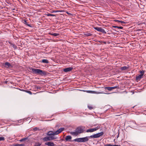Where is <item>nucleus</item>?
<instances>
[{
	"mask_svg": "<svg viewBox=\"0 0 146 146\" xmlns=\"http://www.w3.org/2000/svg\"><path fill=\"white\" fill-rule=\"evenodd\" d=\"M36 129H37V128H35V129H35V130H36Z\"/></svg>",
	"mask_w": 146,
	"mask_h": 146,
	"instance_id": "c9c22d12",
	"label": "nucleus"
},
{
	"mask_svg": "<svg viewBox=\"0 0 146 146\" xmlns=\"http://www.w3.org/2000/svg\"><path fill=\"white\" fill-rule=\"evenodd\" d=\"M106 146H121L120 145H112L111 144H107L106 145Z\"/></svg>",
	"mask_w": 146,
	"mask_h": 146,
	"instance_id": "412c9836",
	"label": "nucleus"
},
{
	"mask_svg": "<svg viewBox=\"0 0 146 146\" xmlns=\"http://www.w3.org/2000/svg\"><path fill=\"white\" fill-rule=\"evenodd\" d=\"M45 144L48 146H54V144L53 142H48L45 143Z\"/></svg>",
	"mask_w": 146,
	"mask_h": 146,
	"instance_id": "f8f14e48",
	"label": "nucleus"
},
{
	"mask_svg": "<svg viewBox=\"0 0 146 146\" xmlns=\"http://www.w3.org/2000/svg\"><path fill=\"white\" fill-rule=\"evenodd\" d=\"M46 15L48 16H52V17H54L55 16V15H53L51 14L48 13L47 14H46Z\"/></svg>",
	"mask_w": 146,
	"mask_h": 146,
	"instance_id": "5701e85b",
	"label": "nucleus"
},
{
	"mask_svg": "<svg viewBox=\"0 0 146 146\" xmlns=\"http://www.w3.org/2000/svg\"><path fill=\"white\" fill-rule=\"evenodd\" d=\"M103 134V132H101L94 134V135H91L90 136V137L91 138H97L102 135Z\"/></svg>",
	"mask_w": 146,
	"mask_h": 146,
	"instance_id": "20e7f679",
	"label": "nucleus"
},
{
	"mask_svg": "<svg viewBox=\"0 0 146 146\" xmlns=\"http://www.w3.org/2000/svg\"><path fill=\"white\" fill-rule=\"evenodd\" d=\"M5 140V138L3 137H0V141H4Z\"/></svg>",
	"mask_w": 146,
	"mask_h": 146,
	"instance_id": "c85d7f7f",
	"label": "nucleus"
},
{
	"mask_svg": "<svg viewBox=\"0 0 146 146\" xmlns=\"http://www.w3.org/2000/svg\"><path fill=\"white\" fill-rule=\"evenodd\" d=\"M42 61L43 63H48V61L47 59H43L42 60Z\"/></svg>",
	"mask_w": 146,
	"mask_h": 146,
	"instance_id": "4be33fe9",
	"label": "nucleus"
},
{
	"mask_svg": "<svg viewBox=\"0 0 146 146\" xmlns=\"http://www.w3.org/2000/svg\"><path fill=\"white\" fill-rule=\"evenodd\" d=\"M143 76L141 75H139L137 76L136 78V80H137V81L140 80V79L142 78Z\"/></svg>",
	"mask_w": 146,
	"mask_h": 146,
	"instance_id": "2eb2a0df",
	"label": "nucleus"
},
{
	"mask_svg": "<svg viewBox=\"0 0 146 146\" xmlns=\"http://www.w3.org/2000/svg\"><path fill=\"white\" fill-rule=\"evenodd\" d=\"M40 145H41V144H40L39 143H38L36 144V146H40Z\"/></svg>",
	"mask_w": 146,
	"mask_h": 146,
	"instance_id": "f704fd0d",
	"label": "nucleus"
},
{
	"mask_svg": "<svg viewBox=\"0 0 146 146\" xmlns=\"http://www.w3.org/2000/svg\"><path fill=\"white\" fill-rule=\"evenodd\" d=\"M35 88L37 89V90H38V89H40V88H41V87L39 86H36L35 87Z\"/></svg>",
	"mask_w": 146,
	"mask_h": 146,
	"instance_id": "cd10ccee",
	"label": "nucleus"
},
{
	"mask_svg": "<svg viewBox=\"0 0 146 146\" xmlns=\"http://www.w3.org/2000/svg\"><path fill=\"white\" fill-rule=\"evenodd\" d=\"M56 138L53 135L49 136L43 138L42 140L44 141H51Z\"/></svg>",
	"mask_w": 146,
	"mask_h": 146,
	"instance_id": "7ed1b4c3",
	"label": "nucleus"
},
{
	"mask_svg": "<svg viewBox=\"0 0 146 146\" xmlns=\"http://www.w3.org/2000/svg\"><path fill=\"white\" fill-rule=\"evenodd\" d=\"M129 68V66H124L120 68V70L122 71H125L128 70Z\"/></svg>",
	"mask_w": 146,
	"mask_h": 146,
	"instance_id": "ddd939ff",
	"label": "nucleus"
},
{
	"mask_svg": "<svg viewBox=\"0 0 146 146\" xmlns=\"http://www.w3.org/2000/svg\"><path fill=\"white\" fill-rule=\"evenodd\" d=\"M54 131H49L46 133V134L48 135H49L50 136L53 135L54 136L55 135H56V134H55Z\"/></svg>",
	"mask_w": 146,
	"mask_h": 146,
	"instance_id": "6e6552de",
	"label": "nucleus"
},
{
	"mask_svg": "<svg viewBox=\"0 0 146 146\" xmlns=\"http://www.w3.org/2000/svg\"><path fill=\"white\" fill-rule=\"evenodd\" d=\"M73 69V68L71 67H68L64 69L63 70L65 72H67L71 71Z\"/></svg>",
	"mask_w": 146,
	"mask_h": 146,
	"instance_id": "9d476101",
	"label": "nucleus"
},
{
	"mask_svg": "<svg viewBox=\"0 0 146 146\" xmlns=\"http://www.w3.org/2000/svg\"><path fill=\"white\" fill-rule=\"evenodd\" d=\"M90 137V136H87L84 137L82 138V142H86L88 141L89 138Z\"/></svg>",
	"mask_w": 146,
	"mask_h": 146,
	"instance_id": "1a4fd4ad",
	"label": "nucleus"
},
{
	"mask_svg": "<svg viewBox=\"0 0 146 146\" xmlns=\"http://www.w3.org/2000/svg\"><path fill=\"white\" fill-rule=\"evenodd\" d=\"M131 126L133 128H135L136 127L135 125H136L135 122H132L130 123Z\"/></svg>",
	"mask_w": 146,
	"mask_h": 146,
	"instance_id": "6ab92c4d",
	"label": "nucleus"
},
{
	"mask_svg": "<svg viewBox=\"0 0 146 146\" xmlns=\"http://www.w3.org/2000/svg\"><path fill=\"white\" fill-rule=\"evenodd\" d=\"M5 67L8 68L11 66V65L8 62H6L5 64Z\"/></svg>",
	"mask_w": 146,
	"mask_h": 146,
	"instance_id": "4468645a",
	"label": "nucleus"
},
{
	"mask_svg": "<svg viewBox=\"0 0 146 146\" xmlns=\"http://www.w3.org/2000/svg\"><path fill=\"white\" fill-rule=\"evenodd\" d=\"M49 34L50 35H52V36H58V35H59V34H58V33H49Z\"/></svg>",
	"mask_w": 146,
	"mask_h": 146,
	"instance_id": "a211bd4d",
	"label": "nucleus"
},
{
	"mask_svg": "<svg viewBox=\"0 0 146 146\" xmlns=\"http://www.w3.org/2000/svg\"><path fill=\"white\" fill-rule=\"evenodd\" d=\"M88 93H91L92 94H98V93H97L96 92L94 91L87 90L86 91Z\"/></svg>",
	"mask_w": 146,
	"mask_h": 146,
	"instance_id": "aec40b11",
	"label": "nucleus"
},
{
	"mask_svg": "<svg viewBox=\"0 0 146 146\" xmlns=\"http://www.w3.org/2000/svg\"><path fill=\"white\" fill-rule=\"evenodd\" d=\"M117 21H118L119 22L121 23H125V22L123 21H118V20H116Z\"/></svg>",
	"mask_w": 146,
	"mask_h": 146,
	"instance_id": "c756f323",
	"label": "nucleus"
},
{
	"mask_svg": "<svg viewBox=\"0 0 146 146\" xmlns=\"http://www.w3.org/2000/svg\"><path fill=\"white\" fill-rule=\"evenodd\" d=\"M74 141L75 142H82V138H80L75 139Z\"/></svg>",
	"mask_w": 146,
	"mask_h": 146,
	"instance_id": "dca6fc26",
	"label": "nucleus"
},
{
	"mask_svg": "<svg viewBox=\"0 0 146 146\" xmlns=\"http://www.w3.org/2000/svg\"><path fill=\"white\" fill-rule=\"evenodd\" d=\"M116 27V26H114V27H115V28H116V27Z\"/></svg>",
	"mask_w": 146,
	"mask_h": 146,
	"instance_id": "e433bc0d",
	"label": "nucleus"
},
{
	"mask_svg": "<svg viewBox=\"0 0 146 146\" xmlns=\"http://www.w3.org/2000/svg\"><path fill=\"white\" fill-rule=\"evenodd\" d=\"M72 139V137L70 135H68L66 137L65 139L67 141H70Z\"/></svg>",
	"mask_w": 146,
	"mask_h": 146,
	"instance_id": "f3484780",
	"label": "nucleus"
},
{
	"mask_svg": "<svg viewBox=\"0 0 146 146\" xmlns=\"http://www.w3.org/2000/svg\"><path fill=\"white\" fill-rule=\"evenodd\" d=\"M117 88V86L112 87H106L105 89H107L108 90L111 91V90L115 89Z\"/></svg>",
	"mask_w": 146,
	"mask_h": 146,
	"instance_id": "9b49d317",
	"label": "nucleus"
},
{
	"mask_svg": "<svg viewBox=\"0 0 146 146\" xmlns=\"http://www.w3.org/2000/svg\"><path fill=\"white\" fill-rule=\"evenodd\" d=\"M100 128V126H97L96 127L94 128L90 129H88L87 130L86 132H92L94 131H95Z\"/></svg>",
	"mask_w": 146,
	"mask_h": 146,
	"instance_id": "423d86ee",
	"label": "nucleus"
},
{
	"mask_svg": "<svg viewBox=\"0 0 146 146\" xmlns=\"http://www.w3.org/2000/svg\"><path fill=\"white\" fill-rule=\"evenodd\" d=\"M26 138H23V139H22L21 140H19V141H20V142H22L23 141H25V140H26Z\"/></svg>",
	"mask_w": 146,
	"mask_h": 146,
	"instance_id": "7c9ffc66",
	"label": "nucleus"
},
{
	"mask_svg": "<svg viewBox=\"0 0 146 146\" xmlns=\"http://www.w3.org/2000/svg\"><path fill=\"white\" fill-rule=\"evenodd\" d=\"M24 23L27 25L28 26L31 27V26L30 25L27 24V21L26 20H24Z\"/></svg>",
	"mask_w": 146,
	"mask_h": 146,
	"instance_id": "b1692460",
	"label": "nucleus"
},
{
	"mask_svg": "<svg viewBox=\"0 0 146 146\" xmlns=\"http://www.w3.org/2000/svg\"><path fill=\"white\" fill-rule=\"evenodd\" d=\"M64 129V128H60L59 129H58L57 131H55V134H56V135H57L61 133L62 131H63Z\"/></svg>",
	"mask_w": 146,
	"mask_h": 146,
	"instance_id": "0eeeda50",
	"label": "nucleus"
},
{
	"mask_svg": "<svg viewBox=\"0 0 146 146\" xmlns=\"http://www.w3.org/2000/svg\"><path fill=\"white\" fill-rule=\"evenodd\" d=\"M25 91L26 92L29 94H30L31 95L32 94V92L31 91H30L25 90Z\"/></svg>",
	"mask_w": 146,
	"mask_h": 146,
	"instance_id": "bb28decb",
	"label": "nucleus"
},
{
	"mask_svg": "<svg viewBox=\"0 0 146 146\" xmlns=\"http://www.w3.org/2000/svg\"><path fill=\"white\" fill-rule=\"evenodd\" d=\"M140 73L141 74L140 75L143 76L144 73V71L142 70L141 71H140Z\"/></svg>",
	"mask_w": 146,
	"mask_h": 146,
	"instance_id": "a878e982",
	"label": "nucleus"
},
{
	"mask_svg": "<svg viewBox=\"0 0 146 146\" xmlns=\"http://www.w3.org/2000/svg\"><path fill=\"white\" fill-rule=\"evenodd\" d=\"M86 35L87 36H90L92 35V34L90 33H88L86 34Z\"/></svg>",
	"mask_w": 146,
	"mask_h": 146,
	"instance_id": "2f4dec72",
	"label": "nucleus"
},
{
	"mask_svg": "<svg viewBox=\"0 0 146 146\" xmlns=\"http://www.w3.org/2000/svg\"><path fill=\"white\" fill-rule=\"evenodd\" d=\"M115 27L117 28H119V29H123V27H122L116 26V27Z\"/></svg>",
	"mask_w": 146,
	"mask_h": 146,
	"instance_id": "473e14b6",
	"label": "nucleus"
},
{
	"mask_svg": "<svg viewBox=\"0 0 146 146\" xmlns=\"http://www.w3.org/2000/svg\"><path fill=\"white\" fill-rule=\"evenodd\" d=\"M88 108L90 110H92V107L90 106H88Z\"/></svg>",
	"mask_w": 146,
	"mask_h": 146,
	"instance_id": "72a5a7b5",
	"label": "nucleus"
},
{
	"mask_svg": "<svg viewBox=\"0 0 146 146\" xmlns=\"http://www.w3.org/2000/svg\"><path fill=\"white\" fill-rule=\"evenodd\" d=\"M31 70H32V72L34 74L40 75L42 76L46 75V72L40 69L31 68Z\"/></svg>",
	"mask_w": 146,
	"mask_h": 146,
	"instance_id": "f257e3e1",
	"label": "nucleus"
},
{
	"mask_svg": "<svg viewBox=\"0 0 146 146\" xmlns=\"http://www.w3.org/2000/svg\"><path fill=\"white\" fill-rule=\"evenodd\" d=\"M15 146H24V144H17L15 145Z\"/></svg>",
	"mask_w": 146,
	"mask_h": 146,
	"instance_id": "393cba45",
	"label": "nucleus"
},
{
	"mask_svg": "<svg viewBox=\"0 0 146 146\" xmlns=\"http://www.w3.org/2000/svg\"><path fill=\"white\" fill-rule=\"evenodd\" d=\"M84 127H77L74 132H72L71 134L73 135L76 136L78 134L83 133L84 130Z\"/></svg>",
	"mask_w": 146,
	"mask_h": 146,
	"instance_id": "f03ea898",
	"label": "nucleus"
},
{
	"mask_svg": "<svg viewBox=\"0 0 146 146\" xmlns=\"http://www.w3.org/2000/svg\"><path fill=\"white\" fill-rule=\"evenodd\" d=\"M94 29L97 31H98L104 34L106 33V32L105 30L102 29V28L99 27H95L94 28Z\"/></svg>",
	"mask_w": 146,
	"mask_h": 146,
	"instance_id": "39448f33",
	"label": "nucleus"
}]
</instances>
